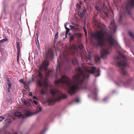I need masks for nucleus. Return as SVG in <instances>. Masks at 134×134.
Listing matches in <instances>:
<instances>
[{
	"mask_svg": "<svg viewBox=\"0 0 134 134\" xmlns=\"http://www.w3.org/2000/svg\"><path fill=\"white\" fill-rule=\"evenodd\" d=\"M78 72L77 75L72 77L74 83L69 78L65 75H62L61 78L58 79L55 83L58 85L62 86L65 85L67 87L68 93L70 95L75 93L79 90L87 89L86 85L83 86V82L84 80L88 79L90 76L89 73L94 74L95 77H98L100 75V71L98 69L96 71L95 67L89 68L87 66L82 68L79 67L78 69Z\"/></svg>",
	"mask_w": 134,
	"mask_h": 134,
	"instance_id": "obj_1",
	"label": "nucleus"
},
{
	"mask_svg": "<svg viewBox=\"0 0 134 134\" xmlns=\"http://www.w3.org/2000/svg\"><path fill=\"white\" fill-rule=\"evenodd\" d=\"M91 36L96 40L97 46L102 45L104 40L111 46H115L117 43L113 36L106 31H97L94 33H92Z\"/></svg>",
	"mask_w": 134,
	"mask_h": 134,
	"instance_id": "obj_2",
	"label": "nucleus"
},
{
	"mask_svg": "<svg viewBox=\"0 0 134 134\" xmlns=\"http://www.w3.org/2000/svg\"><path fill=\"white\" fill-rule=\"evenodd\" d=\"M50 93L52 95L53 97L48 99V102L51 105L54 104L56 102L59 101L62 99L66 98L67 95L66 94H63L57 90L52 89L50 90Z\"/></svg>",
	"mask_w": 134,
	"mask_h": 134,
	"instance_id": "obj_3",
	"label": "nucleus"
},
{
	"mask_svg": "<svg viewBox=\"0 0 134 134\" xmlns=\"http://www.w3.org/2000/svg\"><path fill=\"white\" fill-rule=\"evenodd\" d=\"M119 56H115L114 57V59H120L119 62L117 63V64L120 69L121 73L124 75H128L125 69V67L129 66L127 63V59L126 57L122 54L119 53Z\"/></svg>",
	"mask_w": 134,
	"mask_h": 134,
	"instance_id": "obj_4",
	"label": "nucleus"
},
{
	"mask_svg": "<svg viewBox=\"0 0 134 134\" xmlns=\"http://www.w3.org/2000/svg\"><path fill=\"white\" fill-rule=\"evenodd\" d=\"M125 6L126 12L129 15H131V8L134 7V1H127Z\"/></svg>",
	"mask_w": 134,
	"mask_h": 134,
	"instance_id": "obj_5",
	"label": "nucleus"
},
{
	"mask_svg": "<svg viewBox=\"0 0 134 134\" xmlns=\"http://www.w3.org/2000/svg\"><path fill=\"white\" fill-rule=\"evenodd\" d=\"M49 63L47 60H44L42 64V66L44 70L46 72V76L47 77H49L51 72V71L47 70V68L49 65Z\"/></svg>",
	"mask_w": 134,
	"mask_h": 134,
	"instance_id": "obj_6",
	"label": "nucleus"
},
{
	"mask_svg": "<svg viewBox=\"0 0 134 134\" xmlns=\"http://www.w3.org/2000/svg\"><path fill=\"white\" fill-rule=\"evenodd\" d=\"M38 76L40 79L37 80V83L40 86H42L44 84L45 85H47V83L46 81H44L43 80V75L40 72L38 73Z\"/></svg>",
	"mask_w": 134,
	"mask_h": 134,
	"instance_id": "obj_7",
	"label": "nucleus"
},
{
	"mask_svg": "<svg viewBox=\"0 0 134 134\" xmlns=\"http://www.w3.org/2000/svg\"><path fill=\"white\" fill-rule=\"evenodd\" d=\"M110 52L108 48H105L102 49L100 51L101 57L103 58L105 57L106 56L109 54Z\"/></svg>",
	"mask_w": 134,
	"mask_h": 134,
	"instance_id": "obj_8",
	"label": "nucleus"
},
{
	"mask_svg": "<svg viewBox=\"0 0 134 134\" xmlns=\"http://www.w3.org/2000/svg\"><path fill=\"white\" fill-rule=\"evenodd\" d=\"M46 55L47 58L48 59H51L53 58L54 55L52 50L50 49H48L46 52Z\"/></svg>",
	"mask_w": 134,
	"mask_h": 134,
	"instance_id": "obj_9",
	"label": "nucleus"
},
{
	"mask_svg": "<svg viewBox=\"0 0 134 134\" xmlns=\"http://www.w3.org/2000/svg\"><path fill=\"white\" fill-rule=\"evenodd\" d=\"M16 47L17 49V61L19 62V58L20 56V43L18 42H16Z\"/></svg>",
	"mask_w": 134,
	"mask_h": 134,
	"instance_id": "obj_10",
	"label": "nucleus"
},
{
	"mask_svg": "<svg viewBox=\"0 0 134 134\" xmlns=\"http://www.w3.org/2000/svg\"><path fill=\"white\" fill-rule=\"evenodd\" d=\"M58 66L57 67L56 70L57 71H59L60 72H61L64 69V64L63 63L59 64L58 63Z\"/></svg>",
	"mask_w": 134,
	"mask_h": 134,
	"instance_id": "obj_11",
	"label": "nucleus"
},
{
	"mask_svg": "<svg viewBox=\"0 0 134 134\" xmlns=\"http://www.w3.org/2000/svg\"><path fill=\"white\" fill-rule=\"evenodd\" d=\"M22 112L24 113L23 114L25 115L27 117L31 116L35 114L33 113L24 110H22Z\"/></svg>",
	"mask_w": 134,
	"mask_h": 134,
	"instance_id": "obj_12",
	"label": "nucleus"
},
{
	"mask_svg": "<svg viewBox=\"0 0 134 134\" xmlns=\"http://www.w3.org/2000/svg\"><path fill=\"white\" fill-rule=\"evenodd\" d=\"M110 24L111 25L110 27V29L113 31L115 32V31L116 29V25L113 22H111Z\"/></svg>",
	"mask_w": 134,
	"mask_h": 134,
	"instance_id": "obj_13",
	"label": "nucleus"
},
{
	"mask_svg": "<svg viewBox=\"0 0 134 134\" xmlns=\"http://www.w3.org/2000/svg\"><path fill=\"white\" fill-rule=\"evenodd\" d=\"M14 115L16 116L20 117L22 116V114L21 112H17L15 113Z\"/></svg>",
	"mask_w": 134,
	"mask_h": 134,
	"instance_id": "obj_14",
	"label": "nucleus"
},
{
	"mask_svg": "<svg viewBox=\"0 0 134 134\" xmlns=\"http://www.w3.org/2000/svg\"><path fill=\"white\" fill-rule=\"evenodd\" d=\"M7 84L8 87H9V88L10 87H12L11 81L9 80V79L8 78L7 79Z\"/></svg>",
	"mask_w": 134,
	"mask_h": 134,
	"instance_id": "obj_15",
	"label": "nucleus"
},
{
	"mask_svg": "<svg viewBox=\"0 0 134 134\" xmlns=\"http://www.w3.org/2000/svg\"><path fill=\"white\" fill-rule=\"evenodd\" d=\"M69 27L72 29H73L74 30H78V28L76 27V26L70 25Z\"/></svg>",
	"mask_w": 134,
	"mask_h": 134,
	"instance_id": "obj_16",
	"label": "nucleus"
},
{
	"mask_svg": "<svg viewBox=\"0 0 134 134\" xmlns=\"http://www.w3.org/2000/svg\"><path fill=\"white\" fill-rule=\"evenodd\" d=\"M100 57L98 56H96L95 58V61L96 62H97L100 60Z\"/></svg>",
	"mask_w": 134,
	"mask_h": 134,
	"instance_id": "obj_17",
	"label": "nucleus"
},
{
	"mask_svg": "<svg viewBox=\"0 0 134 134\" xmlns=\"http://www.w3.org/2000/svg\"><path fill=\"white\" fill-rule=\"evenodd\" d=\"M42 110V108L41 107H38V108L37 109L36 111L35 112V114H36L38 113L41 111Z\"/></svg>",
	"mask_w": 134,
	"mask_h": 134,
	"instance_id": "obj_18",
	"label": "nucleus"
},
{
	"mask_svg": "<svg viewBox=\"0 0 134 134\" xmlns=\"http://www.w3.org/2000/svg\"><path fill=\"white\" fill-rule=\"evenodd\" d=\"M72 63L73 64L75 65H77V63L76 59H73L72 60Z\"/></svg>",
	"mask_w": 134,
	"mask_h": 134,
	"instance_id": "obj_19",
	"label": "nucleus"
},
{
	"mask_svg": "<svg viewBox=\"0 0 134 134\" xmlns=\"http://www.w3.org/2000/svg\"><path fill=\"white\" fill-rule=\"evenodd\" d=\"M65 27L66 29V33L67 34H68V33L70 31V29L68 28H67L66 26V25H65Z\"/></svg>",
	"mask_w": 134,
	"mask_h": 134,
	"instance_id": "obj_20",
	"label": "nucleus"
},
{
	"mask_svg": "<svg viewBox=\"0 0 134 134\" xmlns=\"http://www.w3.org/2000/svg\"><path fill=\"white\" fill-rule=\"evenodd\" d=\"M75 35L76 37H80L81 36V34L80 33H76L75 34Z\"/></svg>",
	"mask_w": 134,
	"mask_h": 134,
	"instance_id": "obj_21",
	"label": "nucleus"
},
{
	"mask_svg": "<svg viewBox=\"0 0 134 134\" xmlns=\"http://www.w3.org/2000/svg\"><path fill=\"white\" fill-rule=\"evenodd\" d=\"M129 34L130 36L132 38H134V36L133 34L130 31L129 32Z\"/></svg>",
	"mask_w": 134,
	"mask_h": 134,
	"instance_id": "obj_22",
	"label": "nucleus"
},
{
	"mask_svg": "<svg viewBox=\"0 0 134 134\" xmlns=\"http://www.w3.org/2000/svg\"><path fill=\"white\" fill-rule=\"evenodd\" d=\"M74 35H71L70 38L69 40L71 41V40H73L74 39Z\"/></svg>",
	"mask_w": 134,
	"mask_h": 134,
	"instance_id": "obj_23",
	"label": "nucleus"
},
{
	"mask_svg": "<svg viewBox=\"0 0 134 134\" xmlns=\"http://www.w3.org/2000/svg\"><path fill=\"white\" fill-rule=\"evenodd\" d=\"M58 33L57 32V33L55 36V38L54 39V41H56L57 39L58 38Z\"/></svg>",
	"mask_w": 134,
	"mask_h": 134,
	"instance_id": "obj_24",
	"label": "nucleus"
},
{
	"mask_svg": "<svg viewBox=\"0 0 134 134\" xmlns=\"http://www.w3.org/2000/svg\"><path fill=\"white\" fill-rule=\"evenodd\" d=\"M83 45L82 44H80L79 45V47L80 49H82L83 48Z\"/></svg>",
	"mask_w": 134,
	"mask_h": 134,
	"instance_id": "obj_25",
	"label": "nucleus"
},
{
	"mask_svg": "<svg viewBox=\"0 0 134 134\" xmlns=\"http://www.w3.org/2000/svg\"><path fill=\"white\" fill-rule=\"evenodd\" d=\"M19 82H20V83H23V85H24V84H25V82L24 81V80H23V79H21V80H19Z\"/></svg>",
	"mask_w": 134,
	"mask_h": 134,
	"instance_id": "obj_26",
	"label": "nucleus"
},
{
	"mask_svg": "<svg viewBox=\"0 0 134 134\" xmlns=\"http://www.w3.org/2000/svg\"><path fill=\"white\" fill-rule=\"evenodd\" d=\"M72 24L73 26H76V27H77L78 28V27L79 26L78 25L74 23H72Z\"/></svg>",
	"mask_w": 134,
	"mask_h": 134,
	"instance_id": "obj_27",
	"label": "nucleus"
},
{
	"mask_svg": "<svg viewBox=\"0 0 134 134\" xmlns=\"http://www.w3.org/2000/svg\"><path fill=\"white\" fill-rule=\"evenodd\" d=\"M77 7L78 9H80L81 8V6L79 3H77Z\"/></svg>",
	"mask_w": 134,
	"mask_h": 134,
	"instance_id": "obj_28",
	"label": "nucleus"
},
{
	"mask_svg": "<svg viewBox=\"0 0 134 134\" xmlns=\"http://www.w3.org/2000/svg\"><path fill=\"white\" fill-rule=\"evenodd\" d=\"M104 14L105 15V16H106L108 18V14L107 12L105 11H104Z\"/></svg>",
	"mask_w": 134,
	"mask_h": 134,
	"instance_id": "obj_29",
	"label": "nucleus"
},
{
	"mask_svg": "<svg viewBox=\"0 0 134 134\" xmlns=\"http://www.w3.org/2000/svg\"><path fill=\"white\" fill-rule=\"evenodd\" d=\"M4 119V118L1 116H0V122L3 120Z\"/></svg>",
	"mask_w": 134,
	"mask_h": 134,
	"instance_id": "obj_30",
	"label": "nucleus"
},
{
	"mask_svg": "<svg viewBox=\"0 0 134 134\" xmlns=\"http://www.w3.org/2000/svg\"><path fill=\"white\" fill-rule=\"evenodd\" d=\"M41 94H42V95H44L45 94V92L43 90H41Z\"/></svg>",
	"mask_w": 134,
	"mask_h": 134,
	"instance_id": "obj_31",
	"label": "nucleus"
},
{
	"mask_svg": "<svg viewBox=\"0 0 134 134\" xmlns=\"http://www.w3.org/2000/svg\"><path fill=\"white\" fill-rule=\"evenodd\" d=\"M103 8L105 9L106 8V6L105 4L104 3H103Z\"/></svg>",
	"mask_w": 134,
	"mask_h": 134,
	"instance_id": "obj_32",
	"label": "nucleus"
},
{
	"mask_svg": "<svg viewBox=\"0 0 134 134\" xmlns=\"http://www.w3.org/2000/svg\"><path fill=\"white\" fill-rule=\"evenodd\" d=\"M78 15L80 16H81L82 15V14L81 12H78Z\"/></svg>",
	"mask_w": 134,
	"mask_h": 134,
	"instance_id": "obj_33",
	"label": "nucleus"
},
{
	"mask_svg": "<svg viewBox=\"0 0 134 134\" xmlns=\"http://www.w3.org/2000/svg\"><path fill=\"white\" fill-rule=\"evenodd\" d=\"M96 7V9L98 10V11H100V9L99 8V7H98V6H96L95 7Z\"/></svg>",
	"mask_w": 134,
	"mask_h": 134,
	"instance_id": "obj_34",
	"label": "nucleus"
},
{
	"mask_svg": "<svg viewBox=\"0 0 134 134\" xmlns=\"http://www.w3.org/2000/svg\"><path fill=\"white\" fill-rule=\"evenodd\" d=\"M33 102L36 105L37 104V103L36 100H34Z\"/></svg>",
	"mask_w": 134,
	"mask_h": 134,
	"instance_id": "obj_35",
	"label": "nucleus"
},
{
	"mask_svg": "<svg viewBox=\"0 0 134 134\" xmlns=\"http://www.w3.org/2000/svg\"><path fill=\"white\" fill-rule=\"evenodd\" d=\"M33 98L34 99H35L37 100H38V98L36 96H34V97H33Z\"/></svg>",
	"mask_w": 134,
	"mask_h": 134,
	"instance_id": "obj_36",
	"label": "nucleus"
},
{
	"mask_svg": "<svg viewBox=\"0 0 134 134\" xmlns=\"http://www.w3.org/2000/svg\"><path fill=\"white\" fill-rule=\"evenodd\" d=\"M29 95L30 96H32V93L31 92H30L29 93Z\"/></svg>",
	"mask_w": 134,
	"mask_h": 134,
	"instance_id": "obj_37",
	"label": "nucleus"
},
{
	"mask_svg": "<svg viewBox=\"0 0 134 134\" xmlns=\"http://www.w3.org/2000/svg\"><path fill=\"white\" fill-rule=\"evenodd\" d=\"M35 53H36V54L37 55L38 54V51L37 50H36V49L35 50Z\"/></svg>",
	"mask_w": 134,
	"mask_h": 134,
	"instance_id": "obj_38",
	"label": "nucleus"
},
{
	"mask_svg": "<svg viewBox=\"0 0 134 134\" xmlns=\"http://www.w3.org/2000/svg\"><path fill=\"white\" fill-rule=\"evenodd\" d=\"M79 99H76V102H77V103L78 102H79Z\"/></svg>",
	"mask_w": 134,
	"mask_h": 134,
	"instance_id": "obj_39",
	"label": "nucleus"
},
{
	"mask_svg": "<svg viewBox=\"0 0 134 134\" xmlns=\"http://www.w3.org/2000/svg\"><path fill=\"white\" fill-rule=\"evenodd\" d=\"M11 87H10V88H9V87H8V91L9 92H10V89H11Z\"/></svg>",
	"mask_w": 134,
	"mask_h": 134,
	"instance_id": "obj_40",
	"label": "nucleus"
},
{
	"mask_svg": "<svg viewBox=\"0 0 134 134\" xmlns=\"http://www.w3.org/2000/svg\"><path fill=\"white\" fill-rule=\"evenodd\" d=\"M84 31H85V34L86 35H87V31H86V29H85L84 30Z\"/></svg>",
	"mask_w": 134,
	"mask_h": 134,
	"instance_id": "obj_41",
	"label": "nucleus"
},
{
	"mask_svg": "<svg viewBox=\"0 0 134 134\" xmlns=\"http://www.w3.org/2000/svg\"><path fill=\"white\" fill-rule=\"evenodd\" d=\"M24 103L25 105H26L27 104V103L26 101H24Z\"/></svg>",
	"mask_w": 134,
	"mask_h": 134,
	"instance_id": "obj_42",
	"label": "nucleus"
},
{
	"mask_svg": "<svg viewBox=\"0 0 134 134\" xmlns=\"http://www.w3.org/2000/svg\"><path fill=\"white\" fill-rule=\"evenodd\" d=\"M37 46L38 47V49L40 50V46L39 45H37Z\"/></svg>",
	"mask_w": 134,
	"mask_h": 134,
	"instance_id": "obj_43",
	"label": "nucleus"
},
{
	"mask_svg": "<svg viewBox=\"0 0 134 134\" xmlns=\"http://www.w3.org/2000/svg\"><path fill=\"white\" fill-rule=\"evenodd\" d=\"M107 98H104L103 99V101H106L107 100Z\"/></svg>",
	"mask_w": 134,
	"mask_h": 134,
	"instance_id": "obj_44",
	"label": "nucleus"
},
{
	"mask_svg": "<svg viewBox=\"0 0 134 134\" xmlns=\"http://www.w3.org/2000/svg\"><path fill=\"white\" fill-rule=\"evenodd\" d=\"M36 44H37V43H38V44H39V42L38 41H37V40L36 41Z\"/></svg>",
	"mask_w": 134,
	"mask_h": 134,
	"instance_id": "obj_45",
	"label": "nucleus"
},
{
	"mask_svg": "<svg viewBox=\"0 0 134 134\" xmlns=\"http://www.w3.org/2000/svg\"><path fill=\"white\" fill-rule=\"evenodd\" d=\"M44 132L43 131L41 132L39 134H44Z\"/></svg>",
	"mask_w": 134,
	"mask_h": 134,
	"instance_id": "obj_46",
	"label": "nucleus"
},
{
	"mask_svg": "<svg viewBox=\"0 0 134 134\" xmlns=\"http://www.w3.org/2000/svg\"><path fill=\"white\" fill-rule=\"evenodd\" d=\"M79 4L80 5H82V2L81 1H80L79 2Z\"/></svg>",
	"mask_w": 134,
	"mask_h": 134,
	"instance_id": "obj_47",
	"label": "nucleus"
},
{
	"mask_svg": "<svg viewBox=\"0 0 134 134\" xmlns=\"http://www.w3.org/2000/svg\"><path fill=\"white\" fill-rule=\"evenodd\" d=\"M68 34H67L66 33V34L65 35V38H66L67 37V35Z\"/></svg>",
	"mask_w": 134,
	"mask_h": 134,
	"instance_id": "obj_48",
	"label": "nucleus"
},
{
	"mask_svg": "<svg viewBox=\"0 0 134 134\" xmlns=\"http://www.w3.org/2000/svg\"><path fill=\"white\" fill-rule=\"evenodd\" d=\"M83 29L84 30L85 29V26H84L83 27Z\"/></svg>",
	"mask_w": 134,
	"mask_h": 134,
	"instance_id": "obj_49",
	"label": "nucleus"
},
{
	"mask_svg": "<svg viewBox=\"0 0 134 134\" xmlns=\"http://www.w3.org/2000/svg\"><path fill=\"white\" fill-rule=\"evenodd\" d=\"M14 134H18V133H16Z\"/></svg>",
	"mask_w": 134,
	"mask_h": 134,
	"instance_id": "obj_50",
	"label": "nucleus"
},
{
	"mask_svg": "<svg viewBox=\"0 0 134 134\" xmlns=\"http://www.w3.org/2000/svg\"><path fill=\"white\" fill-rule=\"evenodd\" d=\"M85 1V0H84V2H85V1Z\"/></svg>",
	"mask_w": 134,
	"mask_h": 134,
	"instance_id": "obj_51",
	"label": "nucleus"
},
{
	"mask_svg": "<svg viewBox=\"0 0 134 134\" xmlns=\"http://www.w3.org/2000/svg\"><path fill=\"white\" fill-rule=\"evenodd\" d=\"M9 134H10L9 133Z\"/></svg>",
	"mask_w": 134,
	"mask_h": 134,
	"instance_id": "obj_52",
	"label": "nucleus"
}]
</instances>
